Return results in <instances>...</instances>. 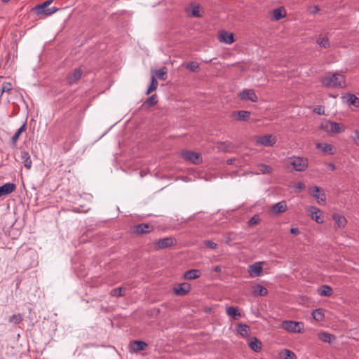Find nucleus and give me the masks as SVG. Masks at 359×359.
Segmentation results:
<instances>
[{
    "instance_id": "obj_1",
    "label": "nucleus",
    "mask_w": 359,
    "mask_h": 359,
    "mask_svg": "<svg viewBox=\"0 0 359 359\" xmlns=\"http://www.w3.org/2000/svg\"><path fill=\"white\" fill-rule=\"evenodd\" d=\"M321 82L327 88H344L346 86L345 76L337 72L324 76Z\"/></svg>"
},
{
    "instance_id": "obj_2",
    "label": "nucleus",
    "mask_w": 359,
    "mask_h": 359,
    "mask_svg": "<svg viewBox=\"0 0 359 359\" xmlns=\"http://www.w3.org/2000/svg\"><path fill=\"white\" fill-rule=\"evenodd\" d=\"M321 128L330 135L344 133L346 130L344 125L331 121H325L321 124Z\"/></svg>"
},
{
    "instance_id": "obj_3",
    "label": "nucleus",
    "mask_w": 359,
    "mask_h": 359,
    "mask_svg": "<svg viewBox=\"0 0 359 359\" xmlns=\"http://www.w3.org/2000/svg\"><path fill=\"white\" fill-rule=\"evenodd\" d=\"M289 163L298 172H303L309 166L308 159L300 156H292L288 159Z\"/></svg>"
},
{
    "instance_id": "obj_4",
    "label": "nucleus",
    "mask_w": 359,
    "mask_h": 359,
    "mask_svg": "<svg viewBox=\"0 0 359 359\" xmlns=\"http://www.w3.org/2000/svg\"><path fill=\"white\" fill-rule=\"evenodd\" d=\"M181 156L187 161L194 164H199L202 162L201 155L196 151L183 150L181 152Z\"/></svg>"
},
{
    "instance_id": "obj_5",
    "label": "nucleus",
    "mask_w": 359,
    "mask_h": 359,
    "mask_svg": "<svg viewBox=\"0 0 359 359\" xmlns=\"http://www.w3.org/2000/svg\"><path fill=\"white\" fill-rule=\"evenodd\" d=\"M177 243V241L173 237H165L156 241L154 243L156 250L164 249L171 247Z\"/></svg>"
},
{
    "instance_id": "obj_6",
    "label": "nucleus",
    "mask_w": 359,
    "mask_h": 359,
    "mask_svg": "<svg viewBox=\"0 0 359 359\" xmlns=\"http://www.w3.org/2000/svg\"><path fill=\"white\" fill-rule=\"evenodd\" d=\"M276 141L277 139L275 135L269 134L258 136L256 140V144L264 147H271L276 144Z\"/></svg>"
},
{
    "instance_id": "obj_7",
    "label": "nucleus",
    "mask_w": 359,
    "mask_h": 359,
    "mask_svg": "<svg viewBox=\"0 0 359 359\" xmlns=\"http://www.w3.org/2000/svg\"><path fill=\"white\" fill-rule=\"evenodd\" d=\"M238 97L241 100L257 102L258 97L252 89H244L238 93Z\"/></svg>"
},
{
    "instance_id": "obj_8",
    "label": "nucleus",
    "mask_w": 359,
    "mask_h": 359,
    "mask_svg": "<svg viewBox=\"0 0 359 359\" xmlns=\"http://www.w3.org/2000/svg\"><path fill=\"white\" fill-rule=\"evenodd\" d=\"M300 323L292 321V320H285L282 323V327L290 332H301L302 329L299 327Z\"/></svg>"
},
{
    "instance_id": "obj_9",
    "label": "nucleus",
    "mask_w": 359,
    "mask_h": 359,
    "mask_svg": "<svg viewBox=\"0 0 359 359\" xmlns=\"http://www.w3.org/2000/svg\"><path fill=\"white\" fill-rule=\"evenodd\" d=\"M263 262H257L249 266L248 273L251 277H259L262 273V264Z\"/></svg>"
},
{
    "instance_id": "obj_10",
    "label": "nucleus",
    "mask_w": 359,
    "mask_h": 359,
    "mask_svg": "<svg viewBox=\"0 0 359 359\" xmlns=\"http://www.w3.org/2000/svg\"><path fill=\"white\" fill-rule=\"evenodd\" d=\"M191 288V285L188 283H180L174 287V292L177 295L183 296L187 294Z\"/></svg>"
},
{
    "instance_id": "obj_11",
    "label": "nucleus",
    "mask_w": 359,
    "mask_h": 359,
    "mask_svg": "<svg viewBox=\"0 0 359 359\" xmlns=\"http://www.w3.org/2000/svg\"><path fill=\"white\" fill-rule=\"evenodd\" d=\"M154 229V227L152 225L149 224H140L137 225H135L133 227V232L136 234H142L151 232Z\"/></svg>"
},
{
    "instance_id": "obj_12",
    "label": "nucleus",
    "mask_w": 359,
    "mask_h": 359,
    "mask_svg": "<svg viewBox=\"0 0 359 359\" xmlns=\"http://www.w3.org/2000/svg\"><path fill=\"white\" fill-rule=\"evenodd\" d=\"M310 191L312 196L318 200V202L320 203L321 202H325L326 200V196L323 190H321L318 187L313 186L310 188Z\"/></svg>"
},
{
    "instance_id": "obj_13",
    "label": "nucleus",
    "mask_w": 359,
    "mask_h": 359,
    "mask_svg": "<svg viewBox=\"0 0 359 359\" xmlns=\"http://www.w3.org/2000/svg\"><path fill=\"white\" fill-rule=\"evenodd\" d=\"M147 346V344L143 341H133L130 344V351L136 353L144 350Z\"/></svg>"
},
{
    "instance_id": "obj_14",
    "label": "nucleus",
    "mask_w": 359,
    "mask_h": 359,
    "mask_svg": "<svg viewBox=\"0 0 359 359\" xmlns=\"http://www.w3.org/2000/svg\"><path fill=\"white\" fill-rule=\"evenodd\" d=\"M219 39L220 42L231 44L234 41V36L233 33H229L226 31H222L219 34Z\"/></svg>"
},
{
    "instance_id": "obj_15",
    "label": "nucleus",
    "mask_w": 359,
    "mask_h": 359,
    "mask_svg": "<svg viewBox=\"0 0 359 359\" xmlns=\"http://www.w3.org/2000/svg\"><path fill=\"white\" fill-rule=\"evenodd\" d=\"M316 148L320 149L325 154H334L335 148L333 144L324 142L316 143Z\"/></svg>"
},
{
    "instance_id": "obj_16",
    "label": "nucleus",
    "mask_w": 359,
    "mask_h": 359,
    "mask_svg": "<svg viewBox=\"0 0 359 359\" xmlns=\"http://www.w3.org/2000/svg\"><path fill=\"white\" fill-rule=\"evenodd\" d=\"M287 205L286 201H285L278 202V203L273 205L271 208V210L275 215H279L282 212H284L287 210Z\"/></svg>"
},
{
    "instance_id": "obj_17",
    "label": "nucleus",
    "mask_w": 359,
    "mask_h": 359,
    "mask_svg": "<svg viewBox=\"0 0 359 359\" xmlns=\"http://www.w3.org/2000/svg\"><path fill=\"white\" fill-rule=\"evenodd\" d=\"M309 212H310V215L313 219H314L316 222L319 224H322L323 222V219L320 216V209L316 207H310L309 209Z\"/></svg>"
},
{
    "instance_id": "obj_18",
    "label": "nucleus",
    "mask_w": 359,
    "mask_h": 359,
    "mask_svg": "<svg viewBox=\"0 0 359 359\" xmlns=\"http://www.w3.org/2000/svg\"><path fill=\"white\" fill-rule=\"evenodd\" d=\"M318 338L323 342L331 344L336 339V337L334 334L326 332H320L317 334Z\"/></svg>"
},
{
    "instance_id": "obj_19",
    "label": "nucleus",
    "mask_w": 359,
    "mask_h": 359,
    "mask_svg": "<svg viewBox=\"0 0 359 359\" xmlns=\"http://www.w3.org/2000/svg\"><path fill=\"white\" fill-rule=\"evenodd\" d=\"M15 189V184L13 183H6L0 187V197L12 193Z\"/></svg>"
},
{
    "instance_id": "obj_20",
    "label": "nucleus",
    "mask_w": 359,
    "mask_h": 359,
    "mask_svg": "<svg viewBox=\"0 0 359 359\" xmlns=\"http://www.w3.org/2000/svg\"><path fill=\"white\" fill-rule=\"evenodd\" d=\"M248 346L255 352H259L262 348V344L256 337H251L248 339Z\"/></svg>"
},
{
    "instance_id": "obj_21",
    "label": "nucleus",
    "mask_w": 359,
    "mask_h": 359,
    "mask_svg": "<svg viewBox=\"0 0 359 359\" xmlns=\"http://www.w3.org/2000/svg\"><path fill=\"white\" fill-rule=\"evenodd\" d=\"M226 313L228 316L232 317L234 320H238L241 317V313L238 307H226Z\"/></svg>"
},
{
    "instance_id": "obj_22",
    "label": "nucleus",
    "mask_w": 359,
    "mask_h": 359,
    "mask_svg": "<svg viewBox=\"0 0 359 359\" xmlns=\"http://www.w3.org/2000/svg\"><path fill=\"white\" fill-rule=\"evenodd\" d=\"M82 75V71L80 69H76L74 72L69 74L67 76V80L69 83L76 82L80 79Z\"/></svg>"
},
{
    "instance_id": "obj_23",
    "label": "nucleus",
    "mask_w": 359,
    "mask_h": 359,
    "mask_svg": "<svg viewBox=\"0 0 359 359\" xmlns=\"http://www.w3.org/2000/svg\"><path fill=\"white\" fill-rule=\"evenodd\" d=\"M20 158L22 162L24 163V165L27 168L29 169L32 166V161L30 159L29 153L26 151H21Z\"/></svg>"
},
{
    "instance_id": "obj_24",
    "label": "nucleus",
    "mask_w": 359,
    "mask_h": 359,
    "mask_svg": "<svg viewBox=\"0 0 359 359\" xmlns=\"http://www.w3.org/2000/svg\"><path fill=\"white\" fill-rule=\"evenodd\" d=\"M333 219L339 228H344L347 224L346 217L339 214H334L332 215Z\"/></svg>"
},
{
    "instance_id": "obj_25",
    "label": "nucleus",
    "mask_w": 359,
    "mask_h": 359,
    "mask_svg": "<svg viewBox=\"0 0 359 359\" xmlns=\"http://www.w3.org/2000/svg\"><path fill=\"white\" fill-rule=\"evenodd\" d=\"M201 273L197 269H191L186 271L184 274V278L187 280H194L200 277Z\"/></svg>"
},
{
    "instance_id": "obj_26",
    "label": "nucleus",
    "mask_w": 359,
    "mask_h": 359,
    "mask_svg": "<svg viewBox=\"0 0 359 359\" xmlns=\"http://www.w3.org/2000/svg\"><path fill=\"white\" fill-rule=\"evenodd\" d=\"M252 292L256 296H265L267 294L268 290L260 284H256L253 286Z\"/></svg>"
},
{
    "instance_id": "obj_27",
    "label": "nucleus",
    "mask_w": 359,
    "mask_h": 359,
    "mask_svg": "<svg viewBox=\"0 0 359 359\" xmlns=\"http://www.w3.org/2000/svg\"><path fill=\"white\" fill-rule=\"evenodd\" d=\"M285 16V13L282 7L277 8L273 11L272 18L273 20H279Z\"/></svg>"
},
{
    "instance_id": "obj_28",
    "label": "nucleus",
    "mask_w": 359,
    "mask_h": 359,
    "mask_svg": "<svg viewBox=\"0 0 359 359\" xmlns=\"http://www.w3.org/2000/svg\"><path fill=\"white\" fill-rule=\"evenodd\" d=\"M318 294L323 297H330L332 295V289L330 286L324 285L321 286L318 290Z\"/></svg>"
},
{
    "instance_id": "obj_29",
    "label": "nucleus",
    "mask_w": 359,
    "mask_h": 359,
    "mask_svg": "<svg viewBox=\"0 0 359 359\" xmlns=\"http://www.w3.org/2000/svg\"><path fill=\"white\" fill-rule=\"evenodd\" d=\"M313 318L317 321H322L325 318L324 310L323 309H315L312 312Z\"/></svg>"
},
{
    "instance_id": "obj_30",
    "label": "nucleus",
    "mask_w": 359,
    "mask_h": 359,
    "mask_svg": "<svg viewBox=\"0 0 359 359\" xmlns=\"http://www.w3.org/2000/svg\"><path fill=\"white\" fill-rule=\"evenodd\" d=\"M346 102L349 105H353V106H354L355 107H359V99L355 95H353V94L349 93L348 95V98L346 100Z\"/></svg>"
},
{
    "instance_id": "obj_31",
    "label": "nucleus",
    "mask_w": 359,
    "mask_h": 359,
    "mask_svg": "<svg viewBox=\"0 0 359 359\" xmlns=\"http://www.w3.org/2000/svg\"><path fill=\"white\" fill-rule=\"evenodd\" d=\"M158 102V97L156 95H152L149 97H148L144 102L143 106H147L148 107H153L156 105Z\"/></svg>"
},
{
    "instance_id": "obj_32",
    "label": "nucleus",
    "mask_w": 359,
    "mask_h": 359,
    "mask_svg": "<svg viewBox=\"0 0 359 359\" xmlns=\"http://www.w3.org/2000/svg\"><path fill=\"white\" fill-rule=\"evenodd\" d=\"M250 112L248 111H238L237 112L236 119L241 121H245L250 118Z\"/></svg>"
},
{
    "instance_id": "obj_33",
    "label": "nucleus",
    "mask_w": 359,
    "mask_h": 359,
    "mask_svg": "<svg viewBox=\"0 0 359 359\" xmlns=\"http://www.w3.org/2000/svg\"><path fill=\"white\" fill-rule=\"evenodd\" d=\"M257 169H258L257 173H259H259H261V174H269L272 171L271 167H270L269 165H268L266 164H264V163L259 164L257 165Z\"/></svg>"
},
{
    "instance_id": "obj_34",
    "label": "nucleus",
    "mask_w": 359,
    "mask_h": 359,
    "mask_svg": "<svg viewBox=\"0 0 359 359\" xmlns=\"http://www.w3.org/2000/svg\"><path fill=\"white\" fill-rule=\"evenodd\" d=\"M157 86H158V81H157L155 76H151V83L149 86V88L147 89V91L146 94L149 95L151 93H152L153 91H155L156 90V88H157Z\"/></svg>"
},
{
    "instance_id": "obj_35",
    "label": "nucleus",
    "mask_w": 359,
    "mask_h": 359,
    "mask_svg": "<svg viewBox=\"0 0 359 359\" xmlns=\"http://www.w3.org/2000/svg\"><path fill=\"white\" fill-rule=\"evenodd\" d=\"M280 355L284 358V359H297V356L296 355L294 354V353H293L292 351L288 350V349H285L283 350L281 353H280Z\"/></svg>"
},
{
    "instance_id": "obj_36",
    "label": "nucleus",
    "mask_w": 359,
    "mask_h": 359,
    "mask_svg": "<svg viewBox=\"0 0 359 359\" xmlns=\"http://www.w3.org/2000/svg\"><path fill=\"white\" fill-rule=\"evenodd\" d=\"M26 124L24 123L22 125L20 128L16 131L14 135L12 137V142L13 144H15L18 140L19 139L20 135L25 130Z\"/></svg>"
},
{
    "instance_id": "obj_37",
    "label": "nucleus",
    "mask_w": 359,
    "mask_h": 359,
    "mask_svg": "<svg viewBox=\"0 0 359 359\" xmlns=\"http://www.w3.org/2000/svg\"><path fill=\"white\" fill-rule=\"evenodd\" d=\"M166 74L167 70L166 67H163L160 69H158L155 72L156 76L161 80H165L166 79Z\"/></svg>"
},
{
    "instance_id": "obj_38",
    "label": "nucleus",
    "mask_w": 359,
    "mask_h": 359,
    "mask_svg": "<svg viewBox=\"0 0 359 359\" xmlns=\"http://www.w3.org/2000/svg\"><path fill=\"white\" fill-rule=\"evenodd\" d=\"M316 42L322 48H327L330 47L329 39L326 37L319 38L317 39Z\"/></svg>"
},
{
    "instance_id": "obj_39",
    "label": "nucleus",
    "mask_w": 359,
    "mask_h": 359,
    "mask_svg": "<svg viewBox=\"0 0 359 359\" xmlns=\"http://www.w3.org/2000/svg\"><path fill=\"white\" fill-rule=\"evenodd\" d=\"M186 68L193 72H196L199 69V64L196 62H191L186 65Z\"/></svg>"
},
{
    "instance_id": "obj_40",
    "label": "nucleus",
    "mask_w": 359,
    "mask_h": 359,
    "mask_svg": "<svg viewBox=\"0 0 359 359\" xmlns=\"http://www.w3.org/2000/svg\"><path fill=\"white\" fill-rule=\"evenodd\" d=\"M238 332L243 337L248 334L249 327L246 325L240 324L237 328Z\"/></svg>"
},
{
    "instance_id": "obj_41",
    "label": "nucleus",
    "mask_w": 359,
    "mask_h": 359,
    "mask_svg": "<svg viewBox=\"0 0 359 359\" xmlns=\"http://www.w3.org/2000/svg\"><path fill=\"white\" fill-rule=\"evenodd\" d=\"M124 289L123 287H117V288H114L113 289L110 294L111 296H114V297H121V296H123L124 295Z\"/></svg>"
},
{
    "instance_id": "obj_42",
    "label": "nucleus",
    "mask_w": 359,
    "mask_h": 359,
    "mask_svg": "<svg viewBox=\"0 0 359 359\" xmlns=\"http://www.w3.org/2000/svg\"><path fill=\"white\" fill-rule=\"evenodd\" d=\"M191 16L200 18V6L198 5H191Z\"/></svg>"
},
{
    "instance_id": "obj_43",
    "label": "nucleus",
    "mask_w": 359,
    "mask_h": 359,
    "mask_svg": "<svg viewBox=\"0 0 359 359\" xmlns=\"http://www.w3.org/2000/svg\"><path fill=\"white\" fill-rule=\"evenodd\" d=\"M34 11L37 14H43L45 13V1L41 4L36 6L34 8Z\"/></svg>"
},
{
    "instance_id": "obj_44",
    "label": "nucleus",
    "mask_w": 359,
    "mask_h": 359,
    "mask_svg": "<svg viewBox=\"0 0 359 359\" xmlns=\"http://www.w3.org/2000/svg\"><path fill=\"white\" fill-rule=\"evenodd\" d=\"M22 320V318L21 314H20V313L14 314L10 317L9 322L16 324V323H20Z\"/></svg>"
},
{
    "instance_id": "obj_45",
    "label": "nucleus",
    "mask_w": 359,
    "mask_h": 359,
    "mask_svg": "<svg viewBox=\"0 0 359 359\" xmlns=\"http://www.w3.org/2000/svg\"><path fill=\"white\" fill-rule=\"evenodd\" d=\"M351 139L353 140L355 144L359 146V130H355L353 132V135L351 136Z\"/></svg>"
},
{
    "instance_id": "obj_46",
    "label": "nucleus",
    "mask_w": 359,
    "mask_h": 359,
    "mask_svg": "<svg viewBox=\"0 0 359 359\" xmlns=\"http://www.w3.org/2000/svg\"><path fill=\"white\" fill-rule=\"evenodd\" d=\"M204 244L206 247L211 248V249H216L217 247V244L212 241H205Z\"/></svg>"
},
{
    "instance_id": "obj_47",
    "label": "nucleus",
    "mask_w": 359,
    "mask_h": 359,
    "mask_svg": "<svg viewBox=\"0 0 359 359\" xmlns=\"http://www.w3.org/2000/svg\"><path fill=\"white\" fill-rule=\"evenodd\" d=\"M11 89H12V87H11V83H4L3 86H2V88H1V95L4 92H9L10 90H11Z\"/></svg>"
},
{
    "instance_id": "obj_48",
    "label": "nucleus",
    "mask_w": 359,
    "mask_h": 359,
    "mask_svg": "<svg viewBox=\"0 0 359 359\" xmlns=\"http://www.w3.org/2000/svg\"><path fill=\"white\" fill-rule=\"evenodd\" d=\"M260 219L257 215H255L249 220V225L254 226L259 222Z\"/></svg>"
},
{
    "instance_id": "obj_49",
    "label": "nucleus",
    "mask_w": 359,
    "mask_h": 359,
    "mask_svg": "<svg viewBox=\"0 0 359 359\" xmlns=\"http://www.w3.org/2000/svg\"><path fill=\"white\" fill-rule=\"evenodd\" d=\"M60 8L57 7H47L46 8V15H52L57 11H58Z\"/></svg>"
},
{
    "instance_id": "obj_50",
    "label": "nucleus",
    "mask_w": 359,
    "mask_h": 359,
    "mask_svg": "<svg viewBox=\"0 0 359 359\" xmlns=\"http://www.w3.org/2000/svg\"><path fill=\"white\" fill-rule=\"evenodd\" d=\"M313 111L319 115H323L325 114L324 107L322 106H318L314 109Z\"/></svg>"
},
{
    "instance_id": "obj_51",
    "label": "nucleus",
    "mask_w": 359,
    "mask_h": 359,
    "mask_svg": "<svg viewBox=\"0 0 359 359\" xmlns=\"http://www.w3.org/2000/svg\"><path fill=\"white\" fill-rule=\"evenodd\" d=\"M233 233H229L225 236V243L228 245H229L232 241V236H233Z\"/></svg>"
},
{
    "instance_id": "obj_52",
    "label": "nucleus",
    "mask_w": 359,
    "mask_h": 359,
    "mask_svg": "<svg viewBox=\"0 0 359 359\" xmlns=\"http://www.w3.org/2000/svg\"><path fill=\"white\" fill-rule=\"evenodd\" d=\"M290 233L294 235H299L300 233V231L298 228L294 227L290 229Z\"/></svg>"
},
{
    "instance_id": "obj_53",
    "label": "nucleus",
    "mask_w": 359,
    "mask_h": 359,
    "mask_svg": "<svg viewBox=\"0 0 359 359\" xmlns=\"http://www.w3.org/2000/svg\"><path fill=\"white\" fill-rule=\"evenodd\" d=\"M296 187L298 189H304L305 186L304 184V183L302 182H298L296 185Z\"/></svg>"
},
{
    "instance_id": "obj_54",
    "label": "nucleus",
    "mask_w": 359,
    "mask_h": 359,
    "mask_svg": "<svg viewBox=\"0 0 359 359\" xmlns=\"http://www.w3.org/2000/svg\"><path fill=\"white\" fill-rule=\"evenodd\" d=\"M328 167L331 170H334L336 169V166L332 163H328Z\"/></svg>"
},
{
    "instance_id": "obj_55",
    "label": "nucleus",
    "mask_w": 359,
    "mask_h": 359,
    "mask_svg": "<svg viewBox=\"0 0 359 359\" xmlns=\"http://www.w3.org/2000/svg\"><path fill=\"white\" fill-rule=\"evenodd\" d=\"M221 270H222V269H221V266H216L215 267V269H214V271H215V272H217V273L220 272V271H221Z\"/></svg>"
},
{
    "instance_id": "obj_56",
    "label": "nucleus",
    "mask_w": 359,
    "mask_h": 359,
    "mask_svg": "<svg viewBox=\"0 0 359 359\" xmlns=\"http://www.w3.org/2000/svg\"><path fill=\"white\" fill-rule=\"evenodd\" d=\"M234 161H235V158H229L227 160L226 162L229 165H231V164H233L234 163Z\"/></svg>"
},
{
    "instance_id": "obj_57",
    "label": "nucleus",
    "mask_w": 359,
    "mask_h": 359,
    "mask_svg": "<svg viewBox=\"0 0 359 359\" xmlns=\"http://www.w3.org/2000/svg\"><path fill=\"white\" fill-rule=\"evenodd\" d=\"M53 2V0H46V8L48 7L51 3Z\"/></svg>"
},
{
    "instance_id": "obj_58",
    "label": "nucleus",
    "mask_w": 359,
    "mask_h": 359,
    "mask_svg": "<svg viewBox=\"0 0 359 359\" xmlns=\"http://www.w3.org/2000/svg\"><path fill=\"white\" fill-rule=\"evenodd\" d=\"M330 96L333 97H336L337 95H330Z\"/></svg>"
}]
</instances>
